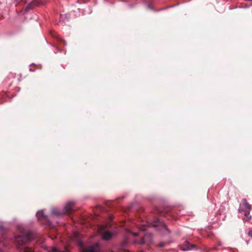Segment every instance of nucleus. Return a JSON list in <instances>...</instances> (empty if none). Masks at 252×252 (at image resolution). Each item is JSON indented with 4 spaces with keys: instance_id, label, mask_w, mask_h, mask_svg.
Masks as SVG:
<instances>
[{
    "instance_id": "f257e3e1",
    "label": "nucleus",
    "mask_w": 252,
    "mask_h": 252,
    "mask_svg": "<svg viewBox=\"0 0 252 252\" xmlns=\"http://www.w3.org/2000/svg\"><path fill=\"white\" fill-rule=\"evenodd\" d=\"M147 227H156L164 234L169 232L164 223L158 219L155 220L153 224L143 221L141 223L139 220L133 221L131 222V225L129 228L126 230V232L132 235L134 237L138 236L134 239V244H149L152 242L153 239L151 233L144 232Z\"/></svg>"
},
{
    "instance_id": "f03ea898",
    "label": "nucleus",
    "mask_w": 252,
    "mask_h": 252,
    "mask_svg": "<svg viewBox=\"0 0 252 252\" xmlns=\"http://www.w3.org/2000/svg\"><path fill=\"white\" fill-rule=\"evenodd\" d=\"M36 235L33 232L28 231L24 232L21 236L17 237L16 241L21 245H24L26 242L36 239Z\"/></svg>"
},
{
    "instance_id": "7ed1b4c3",
    "label": "nucleus",
    "mask_w": 252,
    "mask_h": 252,
    "mask_svg": "<svg viewBox=\"0 0 252 252\" xmlns=\"http://www.w3.org/2000/svg\"><path fill=\"white\" fill-rule=\"evenodd\" d=\"M75 202L70 201L66 204L64 209L62 211H59L58 209L53 208L52 210V214L55 216H60L61 215L65 214L69 211L73 210V207L75 205Z\"/></svg>"
},
{
    "instance_id": "20e7f679",
    "label": "nucleus",
    "mask_w": 252,
    "mask_h": 252,
    "mask_svg": "<svg viewBox=\"0 0 252 252\" xmlns=\"http://www.w3.org/2000/svg\"><path fill=\"white\" fill-rule=\"evenodd\" d=\"M106 227V226L100 225L98 227V230L101 235L102 238L105 240H108L111 238L112 234L109 231H104Z\"/></svg>"
},
{
    "instance_id": "39448f33",
    "label": "nucleus",
    "mask_w": 252,
    "mask_h": 252,
    "mask_svg": "<svg viewBox=\"0 0 252 252\" xmlns=\"http://www.w3.org/2000/svg\"><path fill=\"white\" fill-rule=\"evenodd\" d=\"M196 249V246L194 244H190L188 241H185L181 246V249L183 251H189Z\"/></svg>"
},
{
    "instance_id": "423d86ee",
    "label": "nucleus",
    "mask_w": 252,
    "mask_h": 252,
    "mask_svg": "<svg viewBox=\"0 0 252 252\" xmlns=\"http://www.w3.org/2000/svg\"><path fill=\"white\" fill-rule=\"evenodd\" d=\"M239 211L244 215L245 217L243 219L244 221H249L251 219V216L250 215V211H245L243 207L241 206H240Z\"/></svg>"
},
{
    "instance_id": "0eeeda50",
    "label": "nucleus",
    "mask_w": 252,
    "mask_h": 252,
    "mask_svg": "<svg viewBox=\"0 0 252 252\" xmlns=\"http://www.w3.org/2000/svg\"><path fill=\"white\" fill-rule=\"evenodd\" d=\"M98 247V244H95L94 245L90 246L87 249L83 248V252H98L97 249Z\"/></svg>"
},
{
    "instance_id": "6e6552de",
    "label": "nucleus",
    "mask_w": 252,
    "mask_h": 252,
    "mask_svg": "<svg viewBox=\"0 0 252 252\" xmlns=\"http://www.w3.org/2000/svg\"><path fill=\"white\" fill-rule=\"evenodd\" d=\"M243 205L241 206L243 207V208L244 209L245 211H250L251 210V206L247 202L246 199H243Z\"/></svg>"
},
{
    "instance_id": "1a4fd4ad",
    "label": "nucleus",
    "mask_w": 252,
    "mask_h": 252,
    "mask_svg": "<svg viewBox=\"0 0 252 252\" xmlns=\"http://www.w3.org/2000/svg\"><path fill=\"white\" fill-rule=\"evenodd\" d=\"M36 4L35 1H32L26 7L25 10L26 12L28 11L29 10L32 9L34 5Z\"/></svg>"
},
{
    "instance_id": "9d476101",
    "label": "nucleus",
    "mask_w": 252,
    "mask_h": 252,
    "mask_svg": "<svg viewBox=\"0 0 252 252\" xmlns=\"http://www.w3.org/2000/svg\"><path fill=\"white\" fill-rule=\"evenodd\" d=\"M36 216H37V218H38L39 219H41V218H43V219H45L46 218V216L44 215L43 214V211L42 210H41V211H38L36 214Z\"/></svg>"
},
{
    "instance_id": "9b49d317",
    "label": "nucleus",
    "mask_w": 252,
    "mask_h": 252,
    "mask_svg": "<svg viewBox=\"0 0 252 252\" xmlns=\"http://www.w3.org/2000/svg\"><path fill=\"white\" fill-rule=\"evenodd\" d=\"M128 241L129 238L127 237V236H126L125 241L122 243V247H125Z\"/></svg>"
},
{
    "instance_id": "f8f14e48",
    "label": "nucleus",
    "mask_w": 252,
    "mask_h": 252,
    "mask_svg": "<svg viewBox=\"0 0 252 252\" xmlns=\"http://www.w3.org/2000/svg\"><path fill=\"white\" fill-rule=\"evenodd\" d=\"M52 252H61L58 249L56 248H53L52 249Z\"/></svg>"
},
{
    "instance_id": "ddd939ff",
    "label": "nucleus",
    "mask_w": 252,
    "mask_h": 252,
    "mask_svg": "<svg viewBox=\"0 0 252 252\" xmlns=\"http://www.w3.org/2000/svg\"><path fill=\"white\" fill-rule=\"evenodd\" d=\"M248 235L252 238V229L249 231Z\"/></svg>"
},
{
    "instance_id": "4468645a",
    "label": "nucleus",
    "mask_w": 252,
    "mask_h": 252,
    "mask_svg": "<svg viewBox=\"0 0 252 252\" xmlns=\"http://www.w3.org/2000/svg\"><path fill=\"white\" fill-rule=\"evenodd\" d=\"M165 245V243H160L158 244V246L160 247H163Z\"/></svg>"
},
{
    "instance_id": "2eb2a0df",
    "label": "nucleus",
    "mask_w": 252,
    "mask_h": 252,
    "mask_svg": "<svg viewBox=\"0 0 252 252\" xmlns=\"http://www.w3.org/2000/svg\"><path fill=\"white\" fill-rule=\"evenodd\" d=\"M148 8L149 9H152V7H151V5L150 4H148Z\"/></svg>"
},
{
    "instance_id": "dca6fc26",
    "label": "nucleus",
    "mask_w": 252,
    "mask_h": 252,
    "mask_svg": "<svg viewBox=\"0 0 252 252\" xmlns=\"http://www.w3.org/2000/svg\"><path fill=\"white\" fill-rule=\"evenodd\" d=\"M16 0L17 3H18L20 1V0Z\"/></svg>"
},
{
    "instance_id": "f3484780",
    "label": "nucleus",
    "mask_w": 252,
    "mask_h": 252,
    "mask_svg": "<svg viewBox=\"0 0 252 252\" xmlns=\"http://www.w3.org/2000/svg\"><path fill=\"white\" fill-rule=\"evenodd\" d=\"M221 245V243H219V246H220Z\"/></svg>"
},
{
    "instance_id": "a211bd4d",
    "label": "nucleus",
    "mask_w": 252,
    "mask_h": 252,
    "mask_svg": "<svg viewBox=\"0 0 252 252\" xmlns=\"http://www.w3.org/2000/svg\"><path fill=\"white\" fill-rule=\"evenodd\" d=\"M215 249L217 250L218 248L217 247L214 248Z\"/></svg>"
}]
</instances>
